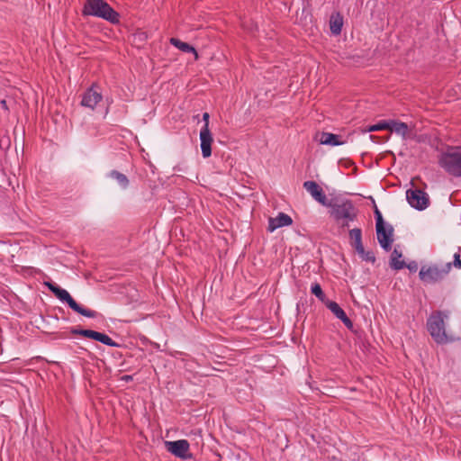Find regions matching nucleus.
Instances as JSON below:
<instances>
[{
  "label": "nucleus",
  "mask_w": 461,
  "mask_h": 461,
  "mask_svg": "<svg viewBox=\"0 0 461 461\" xmlns=\"http://www.w3.org/2000/svg\"><path fill=\"white\" fill-rule=\"evenodd\" d=\"M325 207L329 208L330 217L341 227H348L357 217V209L351 200L335 196L330 199Z\"/></svg>",
  "instance_id": "f257e3e1"
},
{
  "label": "nucleus",
  "mask_w": 461,
  "mask_h": 461,
  "mask_svg": "<svg viewBox=\"0 0 461 461\" xmlns=\"http://www.w3.org/2000/svg\"><path fill=\"white\" fill-rule=\"evenodd\" d=\"M82 15L102 18L113 24L120 22V14L104 0H86Z\"/></svg>",
  "instance_id": "f03ea898"
},
{
  "label": "nucleus",
  "mask_w": 461,
  "mask_h": 461,
  "mask_svg": "<svg viewBox=\"0 0 461 461\" xmlns=\"http://www.w3.org/2000/svg\"><path fill=\"white\" fill-rule=\"evenodd\" d=\"M44 285L48 287V289L62 303H66L69 308H71L74 312L87 317V318H95L97 316V312L95 311L86 309L77 303L70 294L57 285L52 282H44Z\"/></svg>",
  "instance_id": "7ed1b4c3"
},
{
  "label": "nucleus",
  "mask_w": 461,
  "mask_h": 461,
  "mask_svg": "<svg viewBox=\"0 0 461 461\" xmlns=\"http://www.w3.org/2000/svg\"><path fill=\"white\" fill-rule=\"evenodd\" d=\"M438 163L448 174L461 176V146L449 147L442 153Z\"/></svg>",
  "instance_id": "20e7f679"
},
{
  "label": "nucleus",
  "mask_w": 461,
  "mask_h": 461,
  "mask_svg": "<svg viewBox=\"0 0 461 461\" xmlns=\"http://www.w3.org/2000/svg\"><path fill=\"white\" fill-rule=\"evenodd\" d=\"M444 317L447 318V314L441 311H437L433 312L427 321L428 330L433 339L438 344H443L447 341Z\"/></svg>",
  "instance_id": "39448f33"
},
{
  "label": "nucleus",
  "mask_w": 461,
  "mask_h": 461,
  "mask_svg": "<svg viewBox=\"0 0 461 461\" xmlns=\"http://www.w3.org/2000/svg\"><path fill=\"white\" fill-rule=\"evenodd\" d=\"M452 263H447L442 267L437 265L422 266L419 272L420 279L425 284H435L442 281L450 272Z\"/></svg>",
  "instance_id": "423d86ee"
},
{
  "label": "nucleus",
  "mask_w": 461,
  "mask_h": 461,
  "mask_svg": "<svg viewBox=\"0 0 461 461\" xmlns=\"http://www.w3.org/2000/svg\"><path fill=\"white\" fill-rule=\"evenodd\" d=\"M165 447L167 452L184 460L190 459L193 456L189 452L190 444L186 439L165 441Z\"/></svg>",
  "instance_id": "0eeeda50"
},
{
  "label": "nucleus",
  "mask_w": 461,
  "mask_h": 461,
  "mask_svg": "<svg viewBox=\"0 0 461 461\" xmlns=\"http://www.w3.org/2000/svg\"><path fill=\"white\" fill-rule=\"evenodd\" d=\"M406 199L411 207L419 211L425 210L429 205L428 194L420 189H408Z\"/></svg>",
  "instance_id": "6e6552de"
},
{
  "label": "nucleus",
  "mask_w": 461,
  "mask_h": 461,
  "mask_svg": "<svg viewBox=\"0 0 461 461\" xmlns=\"http://www.w3.org/2000/svg\"><path fill=\"white\" fill-rule=\"evenodd\" d=\"M377 240L383 249L390 251L393 242V228L392 225L383 224L375 226Z\"/></svg>",
  "instance_id": "1a4fd4ad"
},
{
  "label": "nucleus",
  "mask_w": 461,
  "mask_h": 461,
  "mask_svg": "<svg viewBox=\"0 0 461 461\" xmlns=\"http://www.w3.org/2000/svg\"><path fill=\"white\" fill-rule=\"evenodd\" d=\"M96 88V85L94 84L86 89L83 94L80 103L82 106L94 110L95 105L102 100V94Z\"/></svg>",
  "instance_id": "9d476101"
},
{
  "label": "nucleus",
  "mask_w": 461,
  "mask_h": 461,
  "mask_svg": "<svg viewBox=\"0 0 461 461\" xmlns=\"http://www.w3.org/2000/svg\"><path fill=\"white\" fill-rule=\"evenodd\" d=\"M303 188L311 194L312 198L325 206L330 199L325 195L322 188L315 181H305L303 183Z\"/></svg>",
  "instance_id": "9b49d317"
},
{
  "label": "nucleus",
  "mask_w": 461,
  "mask_h": 461,
  "mask_svg": "<svg viewBox=\"0 0 461 461\" xmlns=\"http://www.w3.org/2000/svg\"><path fill=\"white\" fill-rule=\"evenodd\" d=\"M325 305L348 330L353 329L354 325L352 321L347 316L344 310L336 302L328 300L325 302Z\"/></svg>",
  "instance_id": "f8f14e48"
},
{
  "label": "nucleus",
  "mask_w": 461,
  "mask_h": 461,
  "mask_svg": "<svg viewBox=\"0 0 461 461\" xmlns=\"http://www.w3.org/2000/svg\"><path fill=\"white\" fill-rule=\"evenodd\" d=\"M200 140L202 155L204 158L212 155V143L213 141L212 135L209 128H202L200 131Z\"/></svg>",
  "instance_id": "ddd939ff"
},
{
  "label": "nucleus",
  "mask_w": 461,
  "mask_h": 461,
  "mask_svg": "<svg viewBox=\"0 0 461 461\" xmlns=\"http://www.w3.org/2000/svg\"><path fill=\"white\" fill-rule=\"evenodd\" d=\"M292 223H293V220L288 214H286L285 212H279L276 217H275V218L270 217L268 219L267 230L269 232H273L278 228L289 226Z\"/></svg>",
  "instance_id": "4468645a"
},
{
  "label": "nucleus",
  "mask_w": 461,
  "mask_h": 461,
  "mask_svg": "<svg viewBox=\"0 0 461 461\" xmlns=\"http://www.w3.org/2000/svg\"><path fill=\"white\" fill-rule=\"evenodd\" d=\"M388 126L391 132H395L398 135H401L403 139H406L407 132L409 130L408 124L402 122L389 120Z\"/></svg>",
  "instance_id": "2eb2a0df"
},
{
  "label": "nucleus",
  "mask_w": 461,
  "mask_h": 461,
  "mask_svg": "<svg viewBox=\"0 0 461 461\" xmlns=\"http://www.w3.org/2000/svg\"><path fill=\"white\" fill-rule=\"evenodd\" d=\"M343 26V17L339 13L332 14L330 19V29L333 35H339Z\"/></svg>",
  "instance_id": "dca6fc26"
},
{
  "label": "nucleus",
  "mask_w": 461,
  "mask_h": 461,
  "mask_svg": "<svg viewBox=\"0 0 461 461\" xmlns=\"http://www.w3.org/2000/svg\"><path fill=\"white\" fill-rule=\"evenodd\" d=\"M339 139V135L323 131L321 133L320 142L323 145L339 146L344 143Z\"/></svg>",
  "instance_id": "f3484780"
},
{
  "label": "nucleus",
  "mask_w": 461,
  "mask_h": 461,
  "mask_svg": "<svg viewBox=\"0 0 461 461\" xmlns=\"http://www.w3.org/2000/svg\"><path fill=\"white\" fill-rule=\"evenodd\" d=\"M170 43L173 46H175L176 48H177L178 50H182L183 52L194 53L195 59H198V53H197L196 50L192 45H190L186 42H184L177 38H171Z\"/></svg>",
  "instance_id": "a211bd4d"
},
{
  "label": "nucleus",
  "mask_w": 461,
  "mask_h": 461,
  "mask_svg": "<svg viewBox=\"0 0 461 461\" xmlns=\"http://www.w3.org/2000/svg\"><path fill=\"white\" fill-rule=\"evenodd\" d=\"M402 257L401 251H399L396 248L393 249L391 255L390 259V267L394 270H401L405 267L406 263L403 260H400Z\"/></svg>",
  "instance_id": "6ab92c4d"
},
{
  "label": "nucleus",
  "mask_w": 461,
  "mask_h": 461,
  "mask_svg": "<svg viewBox=\"0 0 461 461\" xmlns=\"http://www.w3.org/2000/svg\"><path fill=\"white\" fill-rule=\"evenodd\" d=\"M349 238L351 240V246L357 250V249H361L363 247L362 242V230L359 228H355L349 230Z\"/></svg>",
  "instance_id": "aec40b11"
},
{
  "label": "nucleus",
  "mask_w": 461,
  "mask_h": 461,
  "mask_svg": "<svg viewBox=\"0 0 461 461\" xmlns=\"http://www.w3.org/2000/svg\"><path fill=\"white\" fill-rule=\"evenodd\" d=\"M108 176L116 180L117 183L119 184V185L122 188V189H126L128 188L129 186V184H130V181L128 179V177L126 176V175L117 171V170H112L109 174H108Z\"/></svg>",
  "instance_id": "412c9836"
},
{
  "label": "nucleus",
  "mask_w": 461,
  "mask_h": 461,
  "mask_svg": "<svg viewBox=\"0 0 461 461\" xmlns=\"http://www.w3.org/2000/svg\"><path fill=\"white\" fill-rule=\"evenodd\" d=\"M356 252L358 254L360 258L364 261L370 262L374 264L376 260L375 255L372 250H366L364 246L362 247V249H357Z\"/></svg>",
  "instance_id": "4be33fe9"
},
{
  "label": "nucleus",
  "mask_w": 461,
  "mask_h": 461,
  "mask_svg": "<svg viewBox=\"0 0 461 461\" xmlns=\"http://www.w3.org/2000/svg\"><path fill=\"white\" fill-rule=\"evenodd\" d=\"M96 341H99L106 346L112 347V348H119L120 344L113 340L108 335L98 332Z\"/></svg>",
  "instance_id": "5701e85b"
},
{
  "label": "nucleus",
  "mask_w": 461,
  "mask_h": 461,
  "mask_svg": "<svg viewBox=\"0 0 461 461\" xmlns=\"http://www.w3.org/2000/svg\"><path fill=\"white\" fill-rule=\"evenodd\" d=\"M311 292L312 294H314L320 301H321L322 303H325V299H326V296H325V294L323 293L322 289H321V286L320 285V284L318 283H315L312 285L311 287Z\"/></svg>",
  "instance_id": "b1692460"
},
{
  "label": "nucleus",
  "mask_w": 461,
  "mask_h": 461,
  "mask_svg": "<svg viewBox=\"0 0 461 461\" xmlns=\"http://www.w3.org/2000/svg\"><path fill=\"white\" fill-rule=\"evenodd\" d=\"M388 128H389L388 121H381L376 124L369 126V128L367 129V131L372 132V131H383V130H387Z\"/></svg>",
  "instance_id": "393cba45"
},
{
  "label": "nucleus",
  "mask_w": 461,
  "mask_h": 461,
  "mask_svg": "<svg viewBox=\"0 0 461 461\" xmlns=\"http://www.w3.org/2000/svg\"><path fill=\"white\" fill-rule=\"evenodd\" d=\"M374 213H375V221H376L375 226L385 224L383 215H382L381 212L378 210V208L376 207V205H375Z\"/></svg>",
  "instance_id": "a878e982"
},
{
  "label": "nucleus",
  "mask_w": 461,
  "mask_h": 461,
  "mask_svg": "<svg viewBox=\"0 0 461 461\" xmlns=\"http://www.w3.org/2000/svg\"><path fill=\"white\" fill-rule=\"evenodd\" d=\"M98 335V331L92 330H86L84 332V337L88 338L94 340H96Z\"/></svg>",
  "instance_id": "bb28decb"
},
{
  "label": "nucleus",
  "mask_w": 461,
  "mask_h": 461,
  "mask_svg": "<svg viewBox=\"0 0 461 461\" xmlns=\"http://www.w3.org/2000/svg\"><path fill=\"white\" fill-rule=\"evenodd\" d=\"M451 263H452V266H454L455 267L461 268V258H460V255L456 253L454 255V260Z\"/></svg>",
  "instance_id": "cd10ccee"
},
{
  "label": "nucleus",
  "mask_w": 461,
  "mask_h": 461,
  "mask_svg": "<svg viewBox=\"0 0 461 461\" xmlns=\"http://www.w3.org/2000/svg\"><path fill=\"white\" fill-rule=\"evenodd\" d=\"M85 329L72 328L70 332L74 335H80L84 337Z\"/></svg>",
  "instance_id": "c85d7f7f"
},
{
  "label": "nucleus",
  "mask_w": 461,
  "mask_h": 461,
  "mask_svg": "<svg viewBox=\"0 0 461 461\" xmlns=\"http://www.w3.org/2000/svg\"><path fill=\"white\" fill-rule=\"evenodd\" d=\"M209 119H210V114L208 113H203V121L204 122L203 126L202 128H209Z\"/></svg>",
  "instance_id": "c756f323"
},
{
  "label": "nucleus",
  "mask_w": 461,
  "mask_h": 461,
  "mask_svg": "<svg viewBox=\"0 0 461 461\" xmlns=\"http://www.w3.org/2000/svg\"><path fill=\"white\" fill-rule=\"evenodd\" d=\"M405 267H407L410 271H416L417 270V263L412 261L410 264L406 265Z\"/></svg>",
  "instance_id": "7c9ffc66"
},
{
  "label": "nucleus",
  "mask_w": 461,
  "mask_h": 461,
  "mask_svg": "<svg viewBox=\"0 0 461 461\" xmlns=\"http://www.w3.org/2000/svg\"><path fill=\"white\" fill-rule=\"evenodd\" d=\"M0 105L2 107V109H4L5 111H8V106H7V103L5 100H1L0 101Z\"/></svg>",
  "instance_id": "2f4dec72"
},
{
  "label": "nucleus",
  "mask_w": 461,
  "mask_h": 461,
  "mask_svg": "<svg viewBox=\"0 0 461 461\" xmlns=\"http://www.w3.org/2000/svg\"><path fill=\"white\" fill-rule=\"evenodd\" d=\"M122 380L123 381H126V382H129V381H131L132 380V376L131 375H125L122 377Z\"/></svg>",
  "instance_id": "473e14b6"
}]
</instances>
